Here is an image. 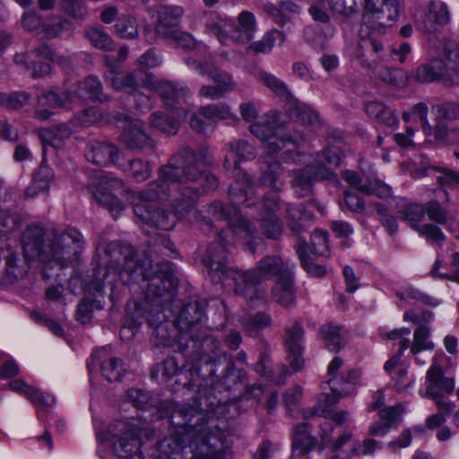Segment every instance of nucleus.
<instances>
[{
    "instance_id": "1",
    "label": "nucleus",
    "mask_w": 459,
    "mask_h": 459,
    "mask_svg": "<svg viewBox=\"0 0 459 459\" xmlns=\"http://www.w3.org/2000/svg\"><path fill=\"white\" fill-rule=\"evenodd\" d=\"M117 264L98 265L94 269L92 285L96 291H101L106 284L113 285L120 280L125 284L143 283L146 300L158 307L170 302L175 296L177 282L164 274L152 275V261L149 257L136 258L131 247L117 253Z\"/></svg>"
},
{
    "instance_id": "2",
    "label": "nucleus",
    "mask_w": 459,
    "mask_h": 459,
    "mask_svg": "<svg viewBox=\"0 0 459 459\" xmlns=\"http://www.w3.org/2000/svg\"><path fill=\"white\" fill-rule=\"evenodd\" d=\"M195 414L192 408L173 411L170 423L175 432L161 440L160 451L169 459H179L188 452L191 459H224L225 434L217 426L190 425Z\"/></svg>"
},
{
    "instance_id": "3",
    "label": "nucleus",
    "mask_w": 459,
    "mask_h": 459,
    "mask_svg": "<svg viewBox=\"0 0 459 459\" xmlns=\"http://www.w3.org/2000/svg\"><path fill=\"white\" fill-rule=\"evenodd\" d=\"M44 231L39 226H29L22 235L24 254L29 259H39L43 263L52 261L62 267L77 260L83 247L82 235L76 229H67L62 234H54L48 245H44Z\"/></svg>"
},
{
    "instance_id": "4",
    "label": "nucleus",
    "mask_w": 459,
    "mask_h": 459,
    "mask_svg": "<svg viewBox=\"0 0 459 459\" xmlns=\"http://www.w3.org/2000/svg\"><path fill=\"white\" fill-rule=\"evenodd\" d=\"M197 155L190 148H183L173 155L167 164L158 170V178L148 184L149 198H166L169 195V184L181 182H199L203 172L196 167Z\"/></svg>"
},
{
    "instance_id": "5",
    "label": "nucleus",
    "mask_w": 459,
    "mask_h": 459,
    "mask_svg": "<svg viewBox=\"0 0 459 459\" xmlns=\"http://www.w3.org/2000/svg\"><path fill=\"white\" fill-rule=\"evenodd\" d=\"M295 264L290 260H283L276 255H268L262 257L253 270L241 271L231 270L234 291L243 295L248 302H254L255 299H262L255 285L262 281L269 280L277 276L278 278L290 275L293 273Z\"/></svg>"
},
{
    "instance_id": "6",
    "label": "nucleus",
    "mask_w": 459,
    "mask_h": 459,
    "mask_svg": "<svg viewBox=\"0 0 459 459\" xmlns=\"http://www.w3.org/2000/svg\"><path fill=\"white\" fill-rule=\"evenodd\" d=\"M344 157V151L340 146H331L316 154L314 164L290 171V185L298 196L309 195L317 180L335 178L334 170Z\"/></svg>"
},
{
    "instance_id": "7",
    "label": "nucleus",
    "mask_w": 459,
    "mask_h": 459,
    "mask_svg": "<svg viewBox=\"0 0 459 459\" xmlns=\"http://www.w3.org/2000/svg\"><path fill=\"white\" fill-rule=\"evenodd\" d=\"M229 153L225 157L224 168L234 172L233 177L237 178L234 186L229 189V194L235 204H249L255 195L256 185L245 172L239 170V161L251 160L256 156L255 148L245 140H238L228 143Z\"/></svg>"
},
{
    "instance_id": "8",
    "label": "nucleus",
    "mask_w": 459,
    "mask_h": 459,
    "mask_svg": "<svg viewBox=\"0 0 459 459\" xmlns=\"http://www.w3.org/2000/svg\"><path fill=\"white\" fill-rule=\"evenodd\" d=\"M109 432L114 453L120 459H143L140 446L153 437L149 423L141 418L116 420Z\"/></svg>"
},
{
    "instance_id": "9",
    "label": "nucleus",
    "mask_w": 459,
    "mask_h": 459,
    "mask_svg": "<svg viewBox=\"0 0 459 459\" xmlns=\"http://www.w3.org/2000/svg\"><path fill=\"white\" fill-rule=\"evenodd\" d=\"M207 216L204 218L206 225H210L212 221H227L229 223V229L224 230L226 231L225 236H229V233L232 234L231 242L241 241L244 245H247L252 251L255 249V241L260 240L257 237V230L255 226L243 217L238 211L230 205L225 206L220 201H214L207 205L204 211Z\"/></svg>"
},
{
    "instance_id": "10",
    "label": "nucleus",
    "mask_w": 459,
    "mask_h": 459,
    "mask_svg": "<svg viewBox=\"0 0 459 459\" xmlns=\"http://www.w3.org/2000/svg\"><path fill=\"white\" fill-rule=\"evenodd\" d=\"M205 24L208 31L224 45L230 39L248 43L253 39L257 27L255 15L248 11H243L238 14L237 24L216 13H210Z\"/></svg>"
},
{
    "instance_id": "11",
    "label": "nucleus",
    "mask_w": 459,
    "mask_h": 459,
    "mask_svg": "<svg viewBox=\"0 0 459 459\" xmlns=\"http://www.w3.org/2000/svg\"><path fill=\"white\" fill-rule=\"evenodd\" d=\"M250 132L263 143V148L273 157L281 149V143L285 142L296 145L305 141L303 134L288 135L286 126L275 114L265 116L261 121L250 126Z\"/></svg>"
},
{
    "instance_id": "12",
    "label": "nucleus",
    "mask_w": 459,
    "mask_h": 459,
    "mask_svg": "<svg viewBox=\"0 0 459 459\" xmlns=\"http://www.w3.org/2000/svg\"><path fill=\"white\" fill-rule=\"evenodd\" d=\"M148 185L141 192H128V199L134 206V212L137 218V223L141 227H151L162 230H169L174 228L178 216L170 213L163 208H154L147 195Z\"/></svg>"
},
{
    "instance_id": "13",
    "label": "nucleus",
    "mask_w": 459,
    "mask_h": 459,
    "mask_svg": "<svg viewBox=\"0 0 459 459\" xmlns=\"http://www.w3.org/2000/svg\"><path fill=\"white\" fill-rule=\"evenodd\" d=\"M225 230L221 231L219 239L208 247L203 258V263L210 270L212 280L222 283L229 281H232V275L230 271L239 270L237 267L228 265V254L222 242H230V240H226L229 236H225Z\"/></svg>"
},
{
    "instance_id": "14",
    "label": "nucleus",
    "mask_w": 459,
    "mask_h": 459,
    "mask_svg": "<svg viewBox=\"0 0 459 459\" xmlns=\"http://www.w3.org/2000/svg\"><path fill=\"white\" fill-rule=\"evenodd\" d=\"M48 61H54V51L48 45L42 44L24 54H16L13 62L24 68L31 77H42L50 73Z\"/></svg>"
},
{
    "instance_id": "15",
    "label": "nucleus",
    "mask_w": 459,
    "mask_h": 459,
    "mask_svg": "<svg viewBox=\"0 0 459 459\" xmlns=\"http://www.w3.org/2000/svg\"><path fill=\"white\" fill-rule=\"evenodd\" d=\"M143 87L158 92L166 107L170 109H178L189 95L186 86L166 80L156 81L152 74L146 75Z\"/></svg>"
},
{
    "instance_id": "16",
    "label": "nucleus",
    "mask_w": 459,
    "mask_h": 459,
    "mask_svg": "<svg viewBox=\"0 0 459 459\" xmlns=\"http://www.w3.org/2000/svg\"><path fill=\"white\" fill-rule=\"evenodd\" d=\"M123 186L121 179L105 175L100 178L97 185L91 186V192L96 202L108 209L116 217L124 209V204L112 191H119L123 189Z\"/></svg>"
},
{
    "instance_id": "17",
    "label": "nucleus",
    "mask_w": 459,
    "mask_h": 459,
    "mask_svg": "<svg viewBox=\"0 0 459 459\" xmlns=\"http://www.w3.org/2000/svg\"><path fill=\"white\" fill-rule=\"evenodd\" d=\"M403 11L401 0H367L364 5L362 26H368L371 19H376L378 24L385 20L395 22Z\"/></svg>"
},
{
    "instance_id": "18",
    "label": "nucleus",
    "mask_w": 459,
    "mask_h": 459,
    "mask_svg": "<svg viewBox=\"0 0 459 459\" xmlns=\"http://www.w3.org/2000/svg\"><path fill=\"white\" fill-rule=\"evenodd\" d=\"M200 197L196 188L180 186L179 184H169V195L166 198H153L160 201H169L178 218H184L195 208Z\"/></svg>"
},
{
    "instance_id": "19",
    "label": "nucleus",
    "mask_w": 459,
    "mask_h": 459,
    "mask_svg": "<svg viewBox=\"0 0 459 459\" xmlns=\"http://www.w3.org/2000/svg\"><path fill=\"white\" fill-rule=\"evenodd\" d=\"M418 28L426 33L435 30V26L445 25L449 20V12L445 3L441 1H430L421 12L415 15Z\"/></svg>"
},
{
    "instance_id": "20",
    "label": "nucleus",
    "mask_w": 459,
    "mask_h": 459,
    "mask_svg": "<svg viewBox=\"0 0 459 459\" xmlns=\"http://www.w3.org/2000/svg\"><path fill=\"white\" fill-rule=\"evenodd\" d=\"M186 64L190 68L197 71L202 75H208L225 95L233 91L237 87V83L235 82L232 75L219 69L212 62H202L193 58H188Z\"/></svg>"
},
{
    "instance_id": "21",
    "label": "nucleus",
    "mask_w": 459,
    "mask_h": 459,
    "mask_svg": "<svg viewBox=\"0 0 459 459\" xmlns=\"http://www.w3.org/2000/svg\"><path fill=\"white\" fill-rule=\"evenodd\" d=\"M303 334L304 330L298 323L286 329L285 344L288 352L287 358L293 371L299 370L304 364L301 356Z\"/></svg>"
},
{
    "instance_id": "22",
    "label": "nucleus",
    "mask_w": 459,
    "mask_h": 459,
    "mask_svg": "<svg viewBox=\"0 0 459 459\" xmlns=\"http://www.w3.org/2000/svg\"><path fill=\"white\" fill-rule=\"evenodd\" d=\"M441 53L448 85L459 84V43L450 38L444 39Z\"/></svg>"
},
{
    "instance_id": "23",
    "label": "nucleus",
    "mask_w": 459,
    "mask_h": 459,
    "mask_svg": "<svg viewBox=\"0 0 459 459\" xmlns=\"http://www.w3.org/2000/svg\"><path fill=\"white\" fill-rule=\"evenodd\" d=\"M146 75H151V74L144 73L141 69L129 74L116 73L110 70L107 75V80L114 90L133 95L137 91L138 86L143 87Z\"/></svg>"
},
{
    "instance_id": "24",
    "label": "nucleus",
    "mask_w": 459,
    "mask_h": 459,
    "mask_svg": "<svg viewBox=\"0 0 459 459\" xmlns=\"http://www.w3.org/2000/svg\"><path fill=\"white\" fill-rule=\"evenodd\" d=\"M120 141L128 149H143L153 145L152 140L144 131V123L138 119L127 121Z\"/></svg>"
},
{
    "instance_id": "25",
    "label": "nucleus",
    "mask_w": 459,
    "mask_h": 459,
    "mask_svg": "<svg viewBox=\"0 0 459 459\" xmlns=\"http://www.w3.org/2000/svg\"><path fill=\"white\" fill-rule=\"evenodd\" d=\"M408 364L401 362L399 355L392 356L384 365V369L399 393H407L414 384V378L408 377Z\"/></svg>"
},
{
    "instance_id": "26",
    "label": "nucleus",
    "mask_w": 459,
    "mask_h": 459,
    "mask_svg": "<svg viewBox=\"0 0 459 459\" xmlns=\"http://www.w3.org/2000/svg\"><path fill=\"white\" fill-rule=\"evenodd\" d=\"M426 395L429 398L443 396L444 394H451L455 389V380L452 377L443 376L442 368L433 365L426 376Z\"/></svg>"
},
{
    "instance_id": "27",
    "label": "nucleus",
    "mask_w": 459,
    "mask_h": 459,
    "mask_svg": "<svg viewBox=\"0 0 459 459\" xmlns=\"http://www.w3.org/2000/svg\"><path fill=\"white\" fill-rule=\"evenodd\" d=\"M102 85L98 77L90 75L82 82L68 87V94L74 99V104L82 100H100Z\"/></svg>"
},
{
    "instance_id": "28",
    "label": "nucleus",
    "mask_w": 459,
    "mask_h": 459,
    "mask_svg": "<svg viewBox=\"0 0 459 459\" xmlns=\"http://www.w3.org/2000/svg\"><path fill=\"white\" fill-rule=\"evenodd\" d=\"M86 159L98 165H108L118 158V150L112 143L93 142L87 145Z\"/></svg>"
},
{
    "instance_id": "29",
    "label": "nucleus",
    "mask_w": 459,
    "mask_h": 459,
    "mask_svg": "<svg viewBox=\"0 0 459 459\" xmlns=\"http://www.w3.org/2000/svg\"><path fill=\"white\" fill-rule=\"evenodd\" d=\"M272 298L275 302L286 308H290L295 305L296 292L293 273L277 279L272 289Z\"/></svg>"
},
{
    "instance_id": "30",
    "label": "nucleus",
    "mask_w": 459,
    "mask_h": 459,
    "mask_svg": "<svg viewBox=\"0 0 459 459\" xmlns=\"http://www.w3.org/2000/svg\"><path fill=\"white\" fill-rule=\"evenodd\" d=\"M413 77L419 82H433L439 81L448 85L441 58H432L421 64L415 69Z\"/></svg>"
},
{
    "instance_id": "31",
    "label": "nucleus",
    "mask_w": 459,
    "mask_h": 459,
    "mask_svg": "<svg viewBox=\"0 0 459 459\" xmlns=\"http://www.w3.org/2000/svg\"><path fill=\"white\" fill-rule=\"evenodd\" d=\"M204 317V308L198 300L187 302L181 308L176 324L179 331L186 332L191 327L198 325Z\"/></svg>"
},
{
    "instance_id": "32",
    "label": "nucleus",
    "mask_w": 459,
    "mask_h": 459,
    "mask_svg": "<svg viewBox=\"0 0 459 459\" xmlns=\"http://www.w3.org/2000/svg\"><path fill=\"white\" fill-rule=\"evenodd\" d=\"M314 216L304 210L303 204L294 206L287 205L286 221L290 230L294 234H300L311 226Z\"/></svg>"
},
{
    "instance_id": "33",
    "label": "nucleus",
    "mask_w": 459,
    "mask_h": 459,
    "mask_svg": "<svg viewBox=\"0 0 459 459\" xmlns=\"http://www.w3.org/2000/svg\"><path fill=\"white\" fill-rule=\"evenodd\" d=\"M286 36L282 31L271 30L261 39L252 42L246 49L247 55L269 54L275 45H282Z\"/></svg>"
},
{
    "instance_id": "34",
    "label": "nucleus",
    "mask_w": 459,
    "mask_h": 459,
    "mask_svg": "<svg viewBox=\"0 0 459 459\" xmlns=\"http://www.w3.org/2000/svg\"><path fill=\"white\" fill-rule=\"evenodd\" d=\"M289 112L292 118L304 126L320 125V117L317 112L294 97L289 101Z\"/></svg>"
},
{
    "instance_id": "35",
    "label": "nucleus",
    "mask_w": 459,
    "mask_h": 459,
    "mask_svg": "<svg viewBox=\"0 0 459 459\" xmlns=\"http://www.w3.org/2000/svg\"><path fill=\"white\" fill-rule=\"evenodd\" d=\"M157 26L156 30L160 32L161 28L176 27L179 24L180 19L185 11L179 5H159L157 7Z\"/></svg>"
},
{
    "instance_id": "36",
    "label": "nucleus",
    "mask_w": 459,
    "mask_h": 459,
    "mask_svg": "<svg viewBox=\"0 0 459 459\" xmlns=\"http://www.w3.org/2000/svg\"><path fill=\"white\" fill-rule=\"evenodd\" d=\"M53 178V170L48 166L42 164L36 171L31 184L27 188L26 195L34 198L40 193L48 192Z\"/></svg>"
},
{
    "instance_id": "37",
    "label": "nucleus",
    "mask_w": 459,
    "mask_h": 459,
    "mask_svg": "<svg viewBox=\"0 0 459 459\" xmlns=\"http://www.w3.org/2000/svg\"><path fill=\"white\" fill-rule=\"evenodd\" d=\"M255 78L279 98H281L286 101H290L293 99V95L287 84L275 75L266 71L260 70L256 73Z\"/></svg>"
},
{
    "instance_id": "38",
    "label": "nucleus",
    "mask_w": 459,
    "mask_h": 459,
    "mask_svg": "<svg viewBox=\"0 0 459 459\" xmlns=\"http://www.w3.org/2000/svg\"><path fill=\"white\" fill-rule=\"evenodd\" d=\"M360 372L357 369H351L347 377H332L328 380L331 390L339 392L342 396H349L355 393L356 381L359 378Z\"/></svg>"
},
{
    "instance_id": "39",
    "label": "nucleus",
    "mask_w": 459,
    "mask_h": 459,
    "mask_svg": "<svg viewBox=\"0 0 459 459\" xmlns=\"http://www.w3.org/2000/svg\"><path fill=\"white\" fill-rule=\"evenodd\" d=\"M266 168H261L260 182L280 192L283 188V181L281 180L282 168L279 162L265 161Z\"/></svg>"
},
{
    "instance_id": "40",
    "label": "nucleus",
    "mask_w": 459,
    "mask_h": 459,
    "mask_svg": "<svg viewBox=\"0 0 459 459\" xmlns=\"http://www.w3.org/2000/svg\"><path fill=\"white\" fill-rule=\"evenodd\" d=\"M74 131L71 123H63L50 128L40 129L39 134L44 143L54 145L58 142L68 139Z\"/></svg>"
},
{
    "instance_id": "41",
    "label": "nucleus",
    "mask_w": 459,
    "mask_h": 459,
    "mask_svg": "<svg viewBox=\"0 0 459 459\" xmlns=\"http://www.w3.org/2000/svg\"><path fill=\"white\" fill-rule=\"evenodd\" d=\"M39 105L51 108H71L74 104V97L69 96L68 89L60 94L55 91H44L38 97Z\"/></svg>"
},
{
    "instance_id": "42",
    "label": "nucleus",
    "mask_w": 459,
    "mask_h": 459,
    "mask_svg": "<svg viewBox=\"0 0 459 459\" xmlns=\"http://www.w3.org/2000/svg\"><path fill=\"white\" fill-rule=\"evenodd\" d=\"M265 8L273 21L280 25H284L290 22V14L299 13V5L290 0L282 1L279 5L266 4Z\"/></svg>"
},
{
    "instance_id": "43",
    "label": "nucleus",
    "mask_w": 459,
    "mask_h": 459,
    "mask_svg": "<svg viewBox=\"0 0 459 459\" xmlns=\"http://www.w3.org/2000/svg\"><path fill=\"white\" fill-rule=\"evenodd\" d=\"M425 212L424 204H410L398 212V218L417 231L422 225L420 222L424 220Z\"/></svg>"
},
{
    "instance_id": "44",
    "label": "nucleus",
    "mask_w": 459,
    "mask_h": 459,
    "mask_svg": "<svg viewBox=\"0 0 459 459\" xmlns=\"http://www.w3.org/2000/svg\"><path fill=\"white\" fill-rule=\"evenodd\" d=\"M200 114L207 120H226L235 117L230 107L226 103H213L200 107Z\"/></svg>"
},
{
    "instance_id": "45",
    "label": "nucleus",
    "mask_w": 459,
    "mask_h": 459,
    "mask_svg": "<svg viewBox=\"0 0 459 459\" xmlns=\"http://www.w3.org/2000/svg\"><path fill=\"white\" fill-rule=\"evenodd\" d=\"M85 35L91 44L100 50L111 51L115 48L112 38L101 27H91L85 30Z\"/></svg>"
},
{
    "instance_id": "46",
    "label": "nucleus",
    "mask_w": 459,
    "mask_h": 459,
    "mask_svg": "<svg viewBox=\"0 0 459 459\" xmlns=\"http://www.w3.org/2000/svg\"><path fill=\"white\" fill-rule=\"evenodd\" d=\"M74 30V23L64 17H56L53 23L46 22L42 25V33L48 39L62 37L63 35H71Z\"/></svg>"
},
{
    "instance_id": "47",
    "label": "nucleus",
    "mask_w": 459,
    "mask_h": 459,
    "mask_svg": "<svg viewBox=\"0 0 459 459\" xmlns=\"http://www.w3.org/2000/svg\"><path fill=\"white\" fill-rule=\"evenodd\" d=\"M343 329L340 326L328 325L321 328V334L325 346L330 351H339L344 346Z\"/></svg>"
},
{
    "instance_id": "48",
    "label": "nucleus",
    "mask_w": 459,
    "mask_h": 459,
    "mask_svg": "<svg viewBox=\"0 0 459 459\" xmlns=\"http://www.w3.org/2000/svg\"><path fill=\"white\" fill-rule=\"evenodd\" d=\"M429 328L424 325H419L413 333L411 353L412 355H417L423 351H432L435 348V344L429 340Z\"/></svg>"
},
{
    "instance_id": "49",
    "label": "nucleus",
    "mask_w": 459,
    "mask_h": 459,
    "mask_svg": "<svg viewBox=\"0 0 459 459\" xmlns=\"http://www.w3.org/2000/svg\"><path fill=\"white\" fill-rule=\"evenodd\" d=\"M376 74L378 79L395 87H403L408 82L407 73L403 69L382 66Z\"/></svg>"
},
{
    "instance_id": "50",
    "label": "nucleus",
    "mask_w": 459,
    "mask_h": 459,
    "mask_svg": "<svg viewBox=\"0 0 459 459\" xmlns=\"http://www.w3.org/2000/svg\"><path fill=\"white\" fill-rule=\"evenodd\" d=\"M115 32L123 39H132L138 36L136 19L131 15L120 16L115 24Z\"/></svg>"
},
{
    "instance_id": "51",
    "label": "nucleus",
    "mask_w": 459,
    "mask_h": 459,
    "mask_svg": "<svg viewBox=\"0 0 459 459\" xmlns=\"http://www.w3.org/2000/svg\"><path fill=\"white\" fill-rule=\"evenodd\" d=\"M150 124L162 133L175 134L178 131V121L166 117L162 112L156 111L150 116Z\"/></svg>"
},
{
    "instance_id": "52",
    "label": "nucleus",
    "mask_w": 459,
    "mask_h": 459,
    "mask_svg": "<svg viewBox=\"0 0 459 459\" xmlns=\"http://www.w3.org/2000/svg\"><path fill=\"white\" fill-rule=\"evenodd\" d=\"M60 10L74 20H83L87 15V7L82 0H60Z\"/></svg>"
},
{
    "instance_id": "53",
    "label": "nucleus",
    "mask_w": 459,
    "mask_h": 459,
    "mask_svg": "<svg viewBox=\"0 0 459 459\" xmlns=\"http://www.w3.org/2000/svg\"><path fill=\"white\" fill-rule=\"evenodd\" d=\"M260 227L263 234L273 239L280 238L283 231L282 222L278 216L261 217Z\"/></svg>"
},
{
    "instance_id": "54",
    "label": "nucleus",
    "mask_w": 459,
    "mask_h": 459,
    "mask_svg": "<svg viewBox=\"0 0 459 459\" xmlns=\"http://www.w3.org/2000/svg\"><path fill=\"white\" fill-rule=\"evenodd\" d=\"M396 296L401 300L408 301L409 299H413L432 307L439 305V301L437 299L425 295L412 286H406L403 291L397 292Z\"/></svg>"
},
{
    "instance_id": "55",
    "label": "nucleus",
    "mask_w": 459,
    "mask_h": 459,
    "mask_svg": "<svg viewBox=\"0 0 459 459\" xmlns=\"http://www.w3.org/2000/svg\"><path fill=\"white\" fill-rule=\"evenodd\" d=\"M271 317L264 313H256L243 323L245 331L251 336L271 325Z\"/></svg>"
},
{
    "instance_id": "56",
    "label": "nucleus",
    "mask_w": 459,
    "mask_h": 459,
    "mask_svg": "<svg viewBox=\"0 0 459 459\" xmlns=\"http://www.w3.org/2000/svg\"><path fill=\"white\" fill-rule=\"evenodd\" d=\"M280 206V197L277 194L265 195L258 205L259 214L261 217L277 216Z\"/></svg>"
},
{
    "instance_id": "57",
    "label": "nucleus",
    "mask_w": 459,
    "mask_h": 459,
    "mask_svg": "<svg viewBox=\"0 0 459 459\" xmlns=\"http://www.w3.org/2000/svg\"><path fill=\"white\" fill-rule=\"evenodd\" d=\"M417 232L428 241L437 245H442L446 238L442 230L432 223L422 224Z\"/></svg>"
},
{
    "instance_id": "58",
    "label": "nucleus",
    "mask_w": 459,
    "mask_h": 459,
    "mask_svg": "<svg viewBox=\"0 0 459 459\" xmlns=\"http://www.w3.org/2000/svg\"><path fill=\"white\" fill-rule=\"evenodd\" d=\"M426 209L425 215L437 224H446L447 222L448 213L437 201H429L424 204Z\"/></svg>"
},
{
    "instance_id": "59",
    "label": "nucleus",
    "mask_w": 459,
    "mask_h": 459,
    "mask_svg": "<svg viewBox=\"0 0 459 459\" xmlns=\"http://www.w3.org/2000/svg\"><path fill=\"white\" fill-rule=\"evenodd\" d=\"M122 366L120 360L110 358L101 364V373L108 381H117L122 376Z\"/></svg>"
},
{
    "instance_id": "60",
    "label": "nucleus",
    "mask_w": 459,
    "mask_h": 459,
    "mask_svg": "<svg viewBox=\"0 0 459 459\" xmlns=\"http://www.w3.org/2000/svg\"><path fill=\"white\" fill-rule=\"evenodd\" d=\"M311 246L315 254L322 256L329 255L328 233L326 231L316 230L311 237Z\"/></svg>"
},
{
    "instance_id": "61",
    "label": "nucleus",
    "mask_w": 459,
    "mask_h": 459,
    "mask_svg": "<svg viewBox=\"0 0 459 459\" xmlns=\"http://www.w3.org/2000/svg\"><path fill=\"white\" fill-rule=\"evenodd\" d=\"M332 392V394H325L320 397L318 402V408L314 409L313 414L326 417V414L330 411V408L336 404L340 398L342 397L340 395L339 392L333 390Z\"/></svg>"
},
{
    "instance_id": "62",
    "label": "nucleus",
    "mask_w": 459,
    "mask_h": 459,
    "mask_svg": "<svg viewBox=\"0 0 459 459\" xmlns=\"http://www.w3.org/2000/svg\"><path fill=\"white\" fill-rule=\"evenodd\" d=\"M133 178L137 182H143L151 176V167L148 162L141 159L132 160L129 163Z\"/></svg>"
},
{
    "instance_id": "63",
    "label": "nucleus",
    "mask_w": 459,
    "mask_h": 459,
    "mask_svg": "<svg viewBox=\"0 0 459 459\" xmlns=\"http://www.w3.org/2000/svg\"><path fill=\"white\" fill-rule=\"evenodd\" d=\"M362 193L366 195H375L380 198H386L391 196L392 190L389 186L385 185L380 180L370 181L365 183L362 187Z\"/></svg>"
},
{
    "instance_id": "64",
    "label": "nucleus",
    "mask_w": 459,
    "mask_h": 459,
    "mask_svg": "<svg viewBox=\"0 0 459 459\" xmlns=\"http://www.w3.org/2000/svg\"><path fill=\"white\" fill-rule=\"evenodd\" d=\"M360 47L364 48L368 51H371L374 58H376V64L381 58L384 51L382 41L373 37L362 36L360 39Z\"/></svg>"
}]
</instances>
